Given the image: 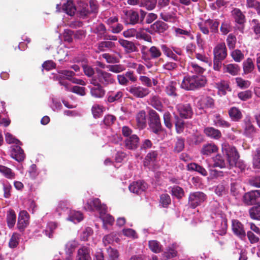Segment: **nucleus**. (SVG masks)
I'll list each match as a JSON object with an SVG mask.
<instances>
[{
    "instance_id": "nucleus-32",
    "label": "nucleus",
    "mask_w": 260,
    "mask_h": 260,
    "mask_svg": "<svg viewBox=\"0 0 260 260\" xmlns=\"http://www.w3.org/2000/svg\"><path fill=\"white\" fill-rule=\"evenodd\" d=\"M204 133L208 137L212 139H219L221 137L220 131L212 127L205 128Z\"/></svg>"
},
{
    "instance_id": "nucleus-22",
    "label": "nucleus",
    "mask_w": 260,
    "mask_h": 260,
    "mask_svg": "<svg viewBox=\"0 0 260 260\" xmlns=\"http://www.w3.org/2000/svg\"><path fill=\"white\" fill-rule=\"evenodd\" d=\"M175 35L178 37H187L191 40L194 39L193 35L192 33V29L190 26L189 28L183 29L182 28L175 27L174 28Z\"/></svg>"
},
{
    "instance_id": "nucleus-18",
    "label": "nucleus",
    "mask_w": 260,
    "mask_h": 260,
    "mask_svg": "<svg viewBox=\"0 0 260 260\" xmlns=\"http://www.w3.org/2000/svg\"><path fill=\"white\" fill-rule=\"evenodd\" d=\"M20 145L11 146V156L18 162L23 161L25 158L23 150L19 146Z\"/></svg>"
},
{
    "instance_id": "nucleus-25",
    "label": "nucleus",
    "mask_w": 260,
    "mask_h": 260,
    "mask_svg": "<svg viewBox=\"0 0 260 260\" xmlns=\"http://www.w3.org/2000/svg\"><path fill=\"white\" fill-rule=\"evenodd\" d=\"M68 216L67 219L74 223L81 221L83 219V214L79 211L70 210L68 212Z\"/></svg>"
},
{
    "instance_id": "nucleus-16",
    "label": "nucleus",
    "mask_w": 260,
    "mask_h": 260,
    "mask_svg": "<svg viewBox=\"0 0 260 260\" xmlns=\"http://www.w3.org/2000/svg\"><path fill=\"white\" fill-rule=\"evenodd\" d=\"M213 52L215 58H217L219 60L224 59L227 55L225 44L222 43L217 44L214 48Z\"/></svg>"
},
{
    "instance_id": "nucleus-35",
    "label": "nucleus",
    "mask_w": 260,
    "mask_h": 260,
    "mask_svg": "<svg viewBox=\"0 0 260 260\" xmlns=\"http://www.w3.org/2000/svg\"><path fill=\"white\" fill-rule=\"evenodd\" d=\"M6 220L9 228L11 229L14 226L16 221V214L14 210L9 209L7 211Z\"/></svg>"
},
{
    "instance_id": "nucleus-17",
    "label": "nucleus",
    "mask_w": 260,
    "mask_h": 260,
    "mask_svg": "<svg viewBox=\"0 0 260 260\" xmlns=\"http://www.w3.org/2000/svg\"><path fill=\"white\" fill-rule=\"evenodd\" d=\"M157 153L155 151H152L148 153L145 158L144 165L149 169L154 170L155 161L157 157Z\"/></svg>"
},
{
    "instance_id": "nucleus-8",
    "label": "nucleus",
    "mask_w": 260,
    "mask_h": 260,
    "mask_svg": "<svg viewBox=\"0 0 260 260\" xmlns=\"http://www.w3.org/2000/svg\"><path fill=\"white\" fill-rule=\"evenodd\" d=\"M59 73V81H61L62 78H66L71 81L72 83L81 85H85L86 82L83 80L74 78L73 76L75 74L71 71L68 70H61L58 72Z\"/></svg>"
},
{
    "instance_id": "nucleus-26",
    "label": "nucleus",
    "mask_w": 260,
    "mask_h": 260,
    "mask_svg": "<svg viewBox=\"0 0 260 260\" xmlns=\"http://www.w3.org/2000/svg\"><path fill=\"white\" fill-rule=\"evenodd\" d=\"M164 84L166 85L165 91L169 96L175 98L177 96V83L173 81H169L167 83Z\"/></svg>"
},
{
    "instance_id": "nucleus-28",
    "label": "nucleus",
    "mask_w": 260,
    "mask_h": 260,
    "mask_svg": "<svg viewBox=\"0 0 260 260\" xmlns=\"http://www.w3.org/2000/svg\"><path fill=\"white\" fill-rule=\"evenodd\" d=\"M255 133V128L249 118L247 117L244 120L243 134L247 137H252Z\"/></svg>"
},
{
    "instance_id": "nucleus-64",
    "label": "nucleus",
    "mask_w": 260,
    "mask_h": 260,
    "mask_svg": "<svg viewBox=\"0 0 260 260\" xmlns=\"http://www.w3.org/2000/svg\"><path fill=\"white\" fill-rule=\"evenodd\" d=\"M107 253L109 256V260H117L119 254L117 250L109 247L107 249Z\"/></svg>"
},
{
    "instance_id": "nucleus-45",
    "label": "nucleus",
    "mask_w": 260,
    "mask_h": 260,
    "mask_svg": "<svg viewBox=\"0 0 260 260\" xmlns=\"http://www.w3.org/2000/svg\"><path fill=\"white\" fill-rule=\"evenodd\" d=\"M57 226V224L54 222H49L47 223L46 229L44 232L45 235L49 238H52L53 237V234L54 230Z\"/></svg>"
},
{
    "instance_id": "nucleus-21",
    "label": "nucleus",
    "mask_w": 260,
    "mask_h": 260,
    "mask_svg": "<svg viewBox=\"0 0 260 260\" xmlns=\"http://www.w3.org/2000/svg\"><path fill=\"white\" fill-rule=\"evenodd\" d=\"M139 139L136 135H132L124 140L125 147L131 150L136 149L139 145Z\"/></svg>"
},
{
    "instance_id": "nucleus-61",
    "label": "nucleus",
    "mask_w": 260,
    "mask_h": 260,
    "mask_svg": "<svg viewBox=\"0 0 260 260\" xmlns=\"http://www.w3.org/2000/svg\"><path fill=\"white\" fill-rule=\"evenodd\" d=\"M115 46L114 43L111 41H103L98 44V49L101 51H104L106 48H112Z\"/></svg>"
},
{
    "instance_id": "nucleus-50",
    "label": "nucleus",
    "mask_w": 260,
    "mask_h": 260,
    "mask_svg": "<svg viewBox=\"0 0 260 260\" xmlns=\"http://www.w3.org/2000/svg\"><path fill=\"white\" fill-rule=\"evenodd\" d=\"M246 7L248 8L254 9L257 14L260 16V2L256 0H246Z\"/></svg>"
},
{
    "instance_id": "nucleus-43",
    "label": "nucleus",
    "mask_w": 260,
    "mask_h": 260,
    "mask_svg": "<svg viewBox=\"0 0 260 260\" xmlns=\"http://www.w3.org/2000/svg\"><path fill=\"white\" fill-rule=\"evenodd\" d=\"M123 95L122 91L120 90L116 92H109L108 93L107 101L110 103H113L120 100L122 97Z\"/></svg>"
},
{
    "instance_id": "nucleus-36",
    "label": "nucleus",
    "mask_w": 260,
    "mask_h": 260,
    "mask_svg": "<svg viewBox=\"0 0 260 260\" xmlns=\"http://www.w3.org/2000/svg\"><path fill=\"white\" fill-rule=\"evenodd\" d=\"M141 52L142 54V59L144 60L145 66L148 69L151 68L152 67V63L150 62L151 58L147 51V47L142 46L141 47Z\"/></svg>"
},
{
    "instance_id": "nucleus-38",
    "label": "nucleus",
    "mask_w": 260,
    "mask_h": 260,
    "mask_svg": "<svg viewBox=\"0 0 260 260\" xmlns=\"http://www.w3.org/2000/svg\"><path fill=\"white\" fill-rule=\"evenodd\" d=\"M187 170L196 171L204 176H206L208 175V173L205 169L196 163L189 164L187 165Z\"/></svg>"
},
{
    "instance_id": "nucleus-29",
    "label": "nucleus",
    "mask_w": 260,
    "mask_h": 260,
    "mask_svg": "<svg viewBox=\"0 0 260 260\" xmlns=\"http://www.w3.org/2000/svg\"><path fill=\"white\" fill-rule=\"evenodd\" d=\"M89 248L83 246L78 250L76 260H91Z\"/></svg>"
},
{
    "instance_id": "nucleus-54",
    "label": "nucleus",
    "mask_w": 260,
    "mask_h": 260,
    "mask_svg": "<svg viewBox=\"0 0 260 260\" xmlns=\"http://www.w3.org/2000/svg\"><path fill=\"white\" fill-rule=\"evenodd\" d=\"M149 247L154 253H159L161 251V245L156 240H151L149 242Z\"/></svg>"
},
{
    "instance_id": "nucleus-58",
    "label": "nucleus",
    "mask_w": 260,
    "mask_h": 260,
    "mask_svg": "<svg viewBox=\"0 0 260 260\" xmlns=\"http://www.w3.org/2000/svg\"><path fill=\"white\" fill-rule=\"evenodd\" d=\"M104 107L100 105H94L92 107V114L95 118H98L102 115Z\"/></svg>"
},
{
    "instance_id": "nucleus-46",
    "label": "nucleus",
    "mask_w": 260,
    "mask_h": 260,
    "mask_svg": "<svg viewBox=\"0 0 260 260\" xmlns=\"http://www.w3.org/2000/svg\"><path fill=\"white\" fill-rule=\"evenodd\" d=\"M214 123L217 126L222 127H229L230 126V123L224 120L219 114L215 115Z\"/></svg>"
},
{
    "instance_id": "nucleus-19",
    "label": "nucleus",
    "mask_w": 260,
    "mask_h": 260,
    "mask_svg": "<svg viewBox=\"0 0 260 260\" xmlns=\"http://www.w3.org/2000/svg\"><path fill=\"white\" fill-rule=\"evenodd\" d=\"M59 83L61 85L64 87L66 90L71 91L81 96L85 95V88L83 87L78 86H72L64 81H60Z\"/></svg>"
},
{
    "instance_id": "nucleus-48",
    "label": "nucleus",
    "mask_w": 260,
    "mask_h": 260,
    "mask_svg": "<svg viewBox=\"0 0 260 260\" xmlns=\"http://www.w3.org/2000/svg\"><path fill=\"white\" fill-rule=\"evenodd\" d=\"M187 69L189 72L192 73L202 74L204 72L203 68L193 62L188 63Z\"/></svg>"
},
{
    "instance_id": "nucleus-23",
    "label": "nucleus",
    "mask_w": 260,
    "mask_h": 260,
    "mask_svg": "<svg viewBox=\"0 0 260 260\" xmlns=\"http://www.w3.org/2000/svg\"><path fill=\"white\" fill-rule=\"evenodd\" d=\"M177 110L182 117L185 118H190L192 111L189 105L179 104L177 106Z\"/></svg>"
},
{
    "instance_id": "nucleus-27",
    "label": "nucleus",
    "mask_w": 260,
    "mask_h": 260,
    "mask_svg": "<svg viewBox=\"0 0 260 260\" xmlns=\"http://www.w3.org/2000/svg\"><path fill=\"white\" fill-rule=\"evenodd\" d=\"M125 22L127 24H135L139 22V15L138 12L129 10L125 12Z\"/></svg>"
},
{
    "instance_id": "nucleus-31",
    "label": "nucleus",
    "mask_w": 260,
    "mask_h": 260,
    "mask_svg": "<svg viewBox=\"0 0 260 260\" xmlns=\"http://www.w3.org/2000/svg\"><path fill=\"white\" fill-rule=\"evenodd\" d=\"M137 125L139 128L143 129L146 126V113L144 111H139L136 117Z\"/></svg>"
},
{
    "instance_id": "nucleus-33",
    "label": "nucleus",
    "mask_w": 260,
    "mask_h": 260,
    "mask_svg": "<svg viewBox=\"0 0 260 260\" xmlns=\"http://www.w3.org/2000/svg\"><path fill=\"white\" fill-rule=\"evenodd\" d=\"M240 71V68L237 64L230 63L223 66V72L228 73L233 76L238 74Z\"/></svg>"
},
{
    "instance_id": "nucleus-15",
    "label": "nucleus",
    "mask_w": 260,
    "mask_h": 260,
    "mask_svg": "<svg viewBox=\"0 0 260 260\" xmlns=\"http://www.w3.org/2000/svg\"><path fill=\"white\" fill-rule=\"evenodd\" d=\"M260 198V190H256L246 193L243 196V201L247 205L254 204Z\"/></svg>"
},
{
    "instance_id": "nucleus-52",
    "label": "nucleus",
    "mask_w": 260,
    "mask_h": 260,
    "mask_svg": "<svg viewBox=\"0 0 260 260\" xmlns=\"http://www.w3.org/2000/svg\"><path fill=\"white\" fill-rule=\"evenodd\" d=\"M161 47L164 54L167 57L171 58L176 61L179 60L178 56L173 52V51L171 49L168 48L166 45H161Z\"/></svg>"
},
{
    "instance_id": "nucleus-60",
    "label": "nucleus",
    "mask_w": 260,
    "mask_h": 260,
    "mask_svg": "<svg viewBox=\"0 0 260 260\" xmlns=\"http://www.w3.org/2000/svg\"><path fill=\"white\" fill-rule=\"evenodd\" d=\"M19 239L20 235L16 233H13L9 241L10 247L12 248L16 247L19 243Z\"/></svg>"
},
{
    "instance_id": "nucleus-6",
    "label": "nucleus",
    "mask_w": 260,
    "mask_h": 260,
    "mask_svg": "<svg viewBox=\"0 0 260 260\" xmlns=\"http://www.w3.org/2000/svg\"><path fill=\"white\" fill-rule=\"evenodd\" d=\"M206 199V194L201 191H196L190 193L188 198V204L194 208L200 205Z\"/></svg>"
},
{
    "instance_id": "nucleus-42",
    "label": "nucleus",
    "mask_w": 260,
    "mask_h": 260,
    "mask_svg": "<svg viewBox=\"0 0 260 260\" xmlns=\"http://www.w3.org/2000/svg\"><path fill=\"white\" fill-rule=\"evenodd\" d=\"M229 114L231 118L234 121L239 120L242 116L240 110L235 107L231 108L229 110Z\"/></svg>"
},
{
    "instance_id": "nucleus-59",
    "label": "nucleus",
    "mask_w": 260,
    "mask_h": 260,
    "mask_svg": "<svg viewBox=\"0 0 260 260\" xmlns=\"http://www.w3.org/2000/svg\"><path fill=\"white\" fill-rule=\"evenodd\" d=\"M5 139L9 144H14L15 145H21L20 141L9 133L5 134Z\"/></svg>"
},
{
    "instance_id": "nucleus-5",
    "label": "nucleus",
    "mask_w": 260,
    "mask_h": 260,
    "mask_svg": "<svg viewBox=\"0 0 260 260\" xmlns=\"http://www.w3.org/2000/svg\"><path fill=\"white\" fill-rule=\"evenodd\" d=\"M83 207L87 211H96L99 213L106 209V206L105 204H102L98 198H92L88 200L86 203L84 204Z\"/></svg>"
},
{
    "instance_id": "nucleus-9",
    "label": "nucleus",
    "mask_w": 260,
    "mask_h": 260,
    "mask_svg": "<svg viewBox=\"0 0 260 260\" xmlns=\"http://www.w3.org/2000/svg\"><path fill=\"white\" fill-rule=\"evenodd\" d=\"M96 74L97 79L101 85L107 86L113 84L115 81L112 75L105 71L97 70Z\"/></svg>"
},
{
    "instance_id": "nucleus-11",
    "label": "nucleus",
    "mask_w": 260,
    "mask_h": 260,
    "mask_svg": "<svg viewBox=\"0 0 260 260\" xmlns=\"http://www.w3.org/2000/svg\"><path fill=\"white\" fill-rule=\"evenodd\" d=\"M128 91L133 95L138 98L145 97L150 92L148 88L137 85H133L129 87Z\"/></svg>"
},
{
    "instance_id": "nucleus-3",
    "label": "nucleus",
    "mask_w": 260,
    "mask_h": 260,
    "mask_svg": "<svg viewBox=\"0 0 260 260\" xmlns=\"http://www.w3.org/2000/svg\"><path fill=\"white\" fill-rule=\"evenodd\" d=\"M214 220V231L218 235H223L226 233L227 230V221L224 215L218 213L212 215Z\"/></svg>"
},
{
    "instance_id": "nucleus-14",
    "label": "nucleus",
    "mask_w": 260,
    "mask_h": 260,
    "mask_svg": "<svg viewBox=\"0 0 260 260\" xmlns=\"http://www.w3.org/2000/svg\"><path fill=\"white\" fill-rule=\"evenodd\" d=\"M232 228L233 233L240 239H243L245 237L246 233L243 225L239 221L233 220Z\"/></svg>"
},
{
    "instance_id": "nucleus-2",
    "label": "nucleus",
    "mask_w": 260,
    "mask_h": 260,
    "mask_svg": "<svg viewBox=\"0 0 260 260\" xmlns=\"http://www.w3.org/2000/svg\"><path fill=\"white\" fill-rule=\"evenodd\" d=\"M206 82V79L203 76H186L182 80L181 87L187 90H192L205 86Z\"/></svg>"
},
{
    "instance_id": "nucleus-62",
    "label": "nucleus",
    "mask_w": 260,
    "mask_h": 260,
    "mask_svg": "<svg viewBox=\"0 0 260 260\" xmlns=\"http://www.w3.org/2000/svg\"><path fill=\"white\" fill-rule=\"evenodd\" d=\"M93 234V231L91 228H85L80 234V239L83 241H87L88 238Z\"/></svg>"
},
{
    "instance_id": "nucleus-44",
    "label": "nucleus",
    "mask_w": 260,
    "mask_h": 260,
    "mask_svg": "<svg viewBox=\"0 0 260 260\" xmlns=\"http://www.w3.org/2000/svg\"><path fill=\"white\" fill-rule=\"evenodd\" d=\"M252 165L255 169H260V149L257 148L252 153Z\"/></svg>"
},
{
    "instance_id": "nucleus-7",
    "label": "nucleus",
    "mask_w": 260,
    "mask_h": 260,
    "mask_svg": "<svg viewBox=\"0 0 260 260\" xmlns=\"http://www.w3.org/2000/svg\"><path fill=\"white\" fill-rule=\"evenodd\" d=\"M150 127L153 133L158 134L161 131L160 118L158 114L153 110L149 111Z\"/></svg>"
},
{
    "instance_id": "nucleus-57",
    "label": "nucleus",
    "mask_w": 260,
    "mask_h": 260,
    "mask_svg": "<svg viewBox=\"0 0 260 260\" xmlns=\"http://www.w3.org/2000/svg\"><path fill=\"white\" fill-rule=\"evenodd\" d=\"M206 23L210 27L211 32H217L218 31L219 23L217 20L208 19L206 20Z\"/></svg>"
},
{
    "instance_id": "nucleus-56",
    "label": "nucleus",
    "mask_w": 260,
    "mask_h": 260,
    "mask_svg": "<svg viewBox=\"0 0 260 260\" xmlns=\"http://www.w3.org/2000/svg\"><path fill=\"white\" fill-rule=\"evenodd\" d=\"M156 2V0H141L140 6L145 7L148 10H151L155 8Z\"/></svg>"
},
{
    "instance_id": "nucleus-63",
    "label": "nucleus",
    "mask_w": 260,
    "mask_h": 260,
    "mask_svg": "<svg viewBox=\"0 0 260 260\" xmlns=\"http://www.w3.org/2000/svg\"><path fill=\"white\" fill-rule=\"evenodd\" d=\"M213 159L214 161L213 166L214 167L222 168L225 167L224 161L221 155H217L215 157H213Z\"/></svg>"
},
{
    "instance_id": "nucleus-12",
    "label": "nucleus",
    "mask_w": 260,
    "mask_h": 260,
    "mask_svg": "<svg viewBox=\"0 0 260 260\" xmlns=\"http://www.w3.org/2000/svg\"><path fill=\"white\" fill-rule=\"evenodd\" d=\"M29 224V215L27 212L21 211L20 212L18 218L17 228L22 232Z\"/></svg>"
},
{
    "instance_id": "nucleus-37",
    "label": "nucleus",
    "mask_w": 260,
    "mask_h": 260,
    "mask_svg": "<svg viewBox=\"0 0 260 260\" xmlns=\"http://www.w3.org/2000/svg\"><path fill=\"white\" fill-rule=\"evenodd\" d=\"M78 242L76 240L69 241L66 245L65 251L66 254L68 255L67 257L68 260H70V256L73 254L75 248L78 246Z\"/></svg>"
},
{
    "instance_id": "nucleus-4",
    "label": "nucleus",
    "mask_w": 260,
    "mask_h": 260,
    "mask_svg": "<svg viewBox=\"0 0 260 260\" xmlns=\"http://www.w3.org/2000/svg\"><path fill=\"white\" fill-rule=\"evenodd\" d=\"M222 151L226 155L228 161L231 166H233L239 155L235 147L230 146L228 143L224 142L222 144Z\"/></svg>"
},
{
    "instance_id": "nucleus-10",
    "label": "nucleus",
    "mask_w": 260,
    "mask_h": 260,
    "mask_svg": "<svg viewBox=\"0 0 260 260\" xmlns=\"http://www.w3.org/2000/svg\"><path fill=\"white\" fill-rule=\"evenodd\" d=\"M91 83L94 85L90 87L91 96L97 99L103 98L106 93L103 87L99 83H96L95 80H92Z\"/></svg>"
},
{
    "instance_id": "nucleus-20",
    "label": "nucleus",
    "mask_w": 260,
    "mask_h": 260,
    "mask_svg": "<svg viewBox=\"0 0 260 260\" xmlns=\"http://www.w3.org/2000/svg\"><path fill=\"white\" fill-rule=\"evenodd\" d=\"M107 209L105 211L100 212V217L103 221V228L106 230L109 229L108 226H111L113 224L114 219L110 214L106 213Z\"/></svg>"
},
{
    "instance_id": "nucleus-13",
    "label": "nucleus",
    "mask_w": 260,
    "mask_h": 260,
    "mask_svg": "<svg viewBox=\"0 0 260 260\" xmlns=\"http://www.w3.org/2000/svg\"><path fill=\"white\" fill-rule=\"evenodd\" d=\"M129 190L131 192L141 194L147 188V185L143 181L133 182L129 185Z\"/></svg>"
},
{
    "instance_id": "nucleus-47",
    "label": "nucleus",
    "mask_w": 260,
    "mask_h": 260,
    "mask_svg": "<svg viewBox=\"0 0 260 260\" xmlns=\"http://www.w3.org/2000/svg\"><path fill=\"white\" fill-rule=\"evenodd\" d=\"M150 57L151 59H156L161 55V52L160 50L157 47L153 46H151L149 49H147Z\"/></svg>"
},
{
    "instance_id": "nucleus-24",
    "label": "nucleus",
    "mask_w": 260,
    "mask_h": 260,
    "mask_svg": "<svg viewBox=\"0 0 260 260\" xmlns=\"http://www.w3.org/2000/svg\"><path fill=\"white\" fill-rule=\"evenodd\" d=\"M214 104L213 100L209 96H202L197 102V106L201 109L211 108Z\"/></svg>"
},
{
    "instance_id": "nucleus-30",
    "label": "nucleus",
    "mask_w": 260,
    "mask_h": 260,
    "mask_svg": "<svg viewBox=\"0 0 260 260\" xmlns=\"http://www.w3.org/2000/svg\"><path fill=\"white\" fill-rule=\"evenodd\" d=\"M218 147L214 143H209L203 145L201 153L203 155L209 156L218 151Z\"/></svg>"
},
{
    "instance_id": "nucleus-55",
    "label": "nucleus",
    "mask_w": 260,
    "mask_h": 260,
    "mask_svg": "<svg viewBox=\"0 0 260 260\" xmlns=\"http://www.w3.org/2000/svg\"><path fill=\"white\" fill-rule=\"evenodd\" d=\"M254 69V64L252 59L250 58H247L243 62V70L245 74L251 72Z\"/></svg>"
},
{
    "instance_id": "nucleus-49",
    "label": "nucleus",
    "mask_w": 260,
    "mask_h": 260,
    "mask_svg": "<svg viewBox=\"0 0 260 260\" xmlns=\"http://www.w3.org/2000/svg\"><path fill=\"white\" fill-rule=\"evenodd\" d=\"M249 214L251 218L253 219H260V203L250 209Z\"/></svg>"
},
{
    "instance_id": "nucleus-40",
    "label": "nucleus",
    "mask_w": 260,
    "mask_h": 260,
    "mask_svg": "<svg viewBox=\"0 0 260 260\" xmlns=\"http://www.w3.org/2000/svg\"><path fill=\"white\" fill-rule=\"evenodd\" d=\"M216 87L218 89V94L220 95H225L227 91L231 90L229 83L225 81H221L216 83Z\"/></svg>"
},
{
    "instance_id": "nucleus-1",
    "label": "nucleus",
    "mask_w": 260,
    "mask_h": 260,
    "mask_svg": "<svg viewBox=\"0 0 260 260\" xmlns=\"http://www.w3.org/2000/svg\"><path fill=\"white\" fill-rule=\"evenodd\" d=\"M97 8V2L95 0H90L89 6L84 2H80L77 8L74 6L71 0H68L63 4L61 10L70 16H73L77 12L80 17L84 18L90 12H95Z\"/></svg>"
},
{
    "instance_id": "nucleus-53",
    "label": "nucleus",
    "mask_w": 260,
    "mask_h": 260,
    "mask_svg": "<svg viewBox=\"0 0 260 260\" xmlns=\"http://www.w3.org/2000/svg\"><path fill=\"white\" fill-rule=\"evenodd\" d=\"M118 43L125 49L126 51L133 52L134 51L135 46L132 42L123 39H120Z\"/></svg>"
},
{
    "instance_id": "nucleus-51",
    "label": "nucleus",
    "mask_w": 260,
    "mask_h": 260,
    "mask_svg": "<svg viewBox=\"0 0 260 260\" xmlns=\"http://www.w3.org/2000/svg\"><path fill=\"white\" fill-rule=\"evenodd\" d=\"M171 194L173 197L179 199L182 198L184 195L183 189L178 186H174L171 187Z\"/></svg>"
},
{
    "instance_id": "nucleus-41",
    "label": "nucleus",
    "mask_w": 260,
    "mask_h": 260,
    "mask_svg": "<svg viewBox=\"0 0 260 260\" xmlns=\"http://www.w3.org/2000/svg\"><path fill=\"white\" fill-rule=\"evenodd\" d=\"M0 173L9 179H13L15 177V174L11 169L2 165H0Z\"/></svg>"
},
{
    "instance_id": "nucleus-34",
    "label": "nucleus",
    "mask_w": 260,
    "mask_h": 260,
    "mask_svg": "<svg viewBox=\"0 0 260 260\" xmlns=\"http://www.w3.org/2000/svg\"><path fill=\"white\" fill-rule=\"evenodd\" d=\"M177 245L176 244H173L171 246L168 247L167 251L163 253V257L165 260L175 257L177 255Z\"/></svg>"
},
{
    "instance_id": "nucleus-39",
    "label": "nucleus",
    "mask_w": 260,
    "mask_h": 260,
    "mask_svg": "<svg viewBox=\"0 0 260 260\" xmlns=\"http://www.w3.org/2000/svg\"><path fill=\"white\" fill-rule=\"evenodd\" d=\"M232 14L237 23L243 24L245 22V16L240 9L235 8L232 11Z\"/></svg>"
}]
</instances>
